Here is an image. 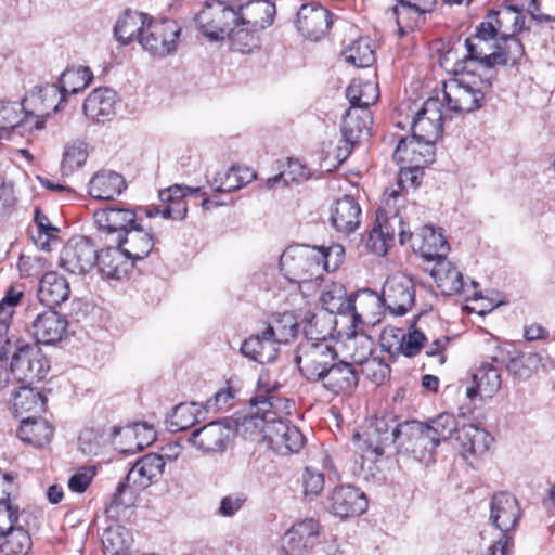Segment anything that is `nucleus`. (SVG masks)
I'll return each mask as SVG.
<instances>
[{
	"label": "nucleus",
	"instance_id": "54",
	"mask_svg": "<svg viewBox=\"0 0 555 555\" xmlns=\"http://www.w3.org/2000/svg\"><path fill=\"white\" fill-rule=\"evenodd\" d=\"M299 324L291 312L274 315L263 327L267 335L272 336L280 346L295 338L298 333Z\"/></svg>",
	"mask_w": 555,
	"mask_h": 555
},
{
	"label": "nucleus",
	"instance_id": "34",
	"mask_svg": "<svg viewBox=\"0 0 555 555\" xmlns=\"http://www.w3.org/2000/svg\"><path fill=\"white\" fill-rule=\"evenodd\" d=\"M116 92L109 88L93 90L83 102V113L95 122H105L115 115Z\"/></svg>",
	"mask_w": 555,
	"mask_h": 555
},
{
	"label": "nucleus",
	"instance_id": "41",
	"mask_svg": "<svg viewBox=\"0 0 555 555\" xmlns=\"http://www.w3.org/2000/svg\"><path fill=\"white\" fill-rule=\"evenodd\" d=\"M125 189L124 177L113 170H100L89 182V194L96 199H113L121 194Z\"/></svg>",
	"mask_w": 555,
	"mask_h": 555
},
{
	"label": "nucleus",
	"instance_id": "15",
	"mask_svg": "<svg viewBox=\"0 0 555 555\" xmlns=\"http://www.w3.org/2000/svg\"><path fill=\"white\" fill-rule=\"evenodd\" d=\"M98 253L85 236L73 237L62 248L59 266L72 274H86L96 263Z\"/></svg>",
	"mask_w": 555,
	"mask_h": 555
},
{
	"label": "nucleus",
	"instance_id": "6",
	"mask_svg": "<svg viewBox=\"0 0 555 555\" xmlns=\"http://www.w3.org/2000/svg\"><path fill=\"white\" fill-rule=\"evenodd\" d=\"M520 518V507L515 496L499 492L490 503V520L502 535L489 547L487 555H511L513 539L509 531L515 529Z\"/></svg>",
	"mask_w": 555,
	"mask_h": 555
},
{
	"label": "nucleus",
	"instance_id": "56",
	"mask_svg": "<svg viewBox=\"0 0 555 555\" xmlns=\"http://www.w3.org/2000/svg\"><path fill=\"white\" fill-rule=\"evenodd\" d=\"M28 527L29 525H20L1 535L4 538L0 545L3 555H27L29 553L33 542Z\"/></svg>",
	"mask_w": 555,
	"mask_h": 555
},
{
	"label": "nucleus",
	"instance_id": "45",
	"mask_svg": "<svg viewBox=\"0 0 555 555\" xmlns=\"http://www.w3.org/2000/svg\"><path fill=\"white\" fill-rule=\"evenodd\" d=\"M514 34L511 30V34L506 33L495 41L492 56H490L492 68H495L496 65L514 66L525 55L524 46Z\"/></svg>",
	"mask_w": 555,
	"mask_h": 555
},
{
	"label": "nucleus",
	"instance_id": "39",
	"mask_svg": "<svg viewBox=\"0 0 555 555\" xmlns=\"http://www.w3.org/2000/svg\"><path fill=\"white\" fill-rule=\"evenodd\" d=\"M279 350L280 346L272 336L266 334L264 330L246 338L241 346V352L244 357L260 364L275 360Z\"/></svg>",
	"mask_w": 555,
	"mask_h": 555
},
{
	"label": "nucleus",
	"instance_id": "25",
	"mask_svg": "<svg viewBox=\"0 0 555 555\" xmlns=\"http://www.w3.org/2000/svg\"><path fill=\"white\" fill-rule=\"evenodd\" d=\"M393 158L400 165L425 167L435 159V145L412 134L411 138L400 139L395 150Z\"/></svg>",
	"mask_w": 555,
	"mask_h": 555
},
{
	"label": "nucleus",
	"instance_id": "43",
	"mask_svg": "<svg viewBox=\"0 0 555 555\" xmlns=\"http://www.w3.org/2000/svg\"><path fill=\"white\" fill-rule=\"evenodd\" d=\"M255 178L256 173L249 168L241 169L233 166L217 171L214 178L208 180V184L215 193H230L250 183Z\"/></svg>",
	"mask_w": 555,
	"mask_h": 555
},
{
	"label": "nucleus",
	"instance_id": "3",
	"mask_svg": "<svg viewBox=\"0 0 555 555\" xmlns=\"http://www.w3.org/2000/svg\"><path fill=\"white\" fill-rule=\"evenodd\" d=\"M402 436H413L412 422L397 424L392 414L383 413L371 421L364 439L357 433L353 435V440L357 452L363 459L375 462L384 454L387 447H390Z\"/></svg>",
	"mask_w": 555,
	"mask_h": 555
},
{
	"label": "nucleus",
	"instance_id": "57",
	"mask_svg": "<svg viewBox=\"0 0 555 555\" xmlns=\"http://www.w3.org/2000/svg\"><path fill=\"white\" fill-rule=\"evenodd\" d=\"M30 518L27 511L20 509L15 499L0 496V535L20 525H29Z\"/></svg>",
	"mask_w": 555,
	"mask_h": 555
},
{
	"label": "nucleus",
	"instance_id": "46",
	"mask_svg": "<svg viewBox=\"0 0 555 555\" xmlns=\"http://www.w3.org/2000/svg\"><path fill=\"white\" fill-rule=\"evenodd\" d=\"M414 4L398 0V3L387 13L388 17L396 22L399 36L417 27L423 22L424 14L431 11L427 8L418 9Z\"/></svg>",
	"mask_w": 555,
	"mask_h": 555
},
{
	"label": "nucleus",
	"instance_id": "44",
	"mask_svg": "<svg viewBox=\"0 0 555 555\" xmlns=\"http://www.w3.org/2000/svg\"><path fill=\"white\" fill-rule=\"evenodd\" d=\"M53 433L54 428L47 420L29 416L22 420L17 436L25 443L42 448L50 443Z\"/></svg>",
	"mask_w": 555,
	"mask_h": 555
},
{
	"label": "nucleus",
	"instance_id": "50",
	"mask_svg": "<svg viewBox=\"0 0 555 555\" xmlns=\"http://www.w3.org/2000/svg\"><path fill=\"white\" fill-rule=\"evenodd\" d=\"M207 410L197 402H185L175 406L170 417L169 427L172 431L186 430L195 424L204 421Z\"/></svg>",
	"mask_w": 555,
	"mask_h": 555
},
{
	"label": "nucleus",
	"instance_id": "42",
	"mask_svg": "<svg viewBox=\"0 0 555 555\" xmlns=\"http://www.w3.org/2000/svg\"><path fill=\"white\" fill-rule=\"evenodd\" d=\"M426 270L444 295L457 294L464 287L462 273L446 257L434 261V264Z\"/></svg>",
	"mask_w": 555,
	"mask_h": 555
},
{
	"label": "nucleus",
	"instance_id": "23",
	"mask_svg": "<svg viewBox=\"0 0 555 555\" xmlns=\"http://www.w3.org/2000/svg\"><path fill=\"white\" fill-rule=\"evenodd\" d=\"M67 325V320L63 314L48 309L36 315L29 327V333L37 344L52 345L63 338Z\"/></svg>",
	"mask_w": 555,
	"mask_h": 555
},
{
	"label": "nucleus",
	"instance_id": "12",
	"mask_svg": "<svg viewBox=\"0 0 555 555\" xmlns=\"http://www.w3.org/2000/svg\"><path fill=\"white\" fill-rule=\"evenodd\" d=\"M336 357L337 352L328 341L306 340L299 345L296 361L308 379L319 380Z\"/></svg>",
	"mask_w": 555,
	"mask_h": 555
},
{
	"label": "nucleus",
	"instance_id": "10",
	"mask_svg": "<svg viewBox=\"0 0 555 555\" xmlns=\"http://www.w3.org/2000/svg\"><path fill=\"white\" fill-rule=\"evenodd\" d=\"M236 22V9L220 0L206 2L195 16L196 28L209 41L224 40Z\"/></svg>",
	"mask_w": 555,
	"mask_h": 555
},
{
	"label": "nucleus",
	"instance_id": "1",
	"mask_svg": "<svg viewBox=\"0 0 555 555\" xmlns=\"http://www.w3.org/2000/svg\"><path fill=\"white\" fill-rule=\"evenodd\" d=\"M251 412L244 420L246 429L259 430L268 446L281 455L297 453L305 444L301 431L284 417L289 413L294 402L280 398L267 388L250 400Z\"/></svg>",
	"mask_w": 555,
	"mask_h": 555
},
{
	"label": "nucleus",
	"instance_id": "5",
	"mask_svg": "<svg viewBox=\"0 0 555 555\" xmlns=\"http://www.w3.org/2000/svg\"><path fill=\"white\" fill-rule=\"evenodd\" d=\"M399 196V190H391L386 195L384 199L385 207L377 212V225L373 228L367 236L366 246L377 256H385L388 248L393 244L396 227L398 228V236L402 245L412 237V233L405 231L398 210L393 209L392 211Z\"/></svg>",
	"mask_w": 555,
	"mask_h": 555
},
{
	"label": "nucleus",
	"instance_id": "47",
	"mask_svg": "<svg viewBox=\"0 0 555 555\" xmlns=\"http://www.w3.org/2000/svg\"><path fill=\"white\" fill-rule=\"evenodd\" d=\"M149 18L150 16L145 13L126 12L116 22L114 29L116 39L122 44H128L133 39L140 43V37H142Z\"/></svg>",
	"mask_w": 555,
	"mask_h": 555
},
{
	"label": "nucleus",
	"instance_id": "36",
	"mask_svg": "<svg viewBox=\"0 0 555 555\" xmlns=\"http://www.w3.org/2000/svg\"><path fill=\"white\" fill-rule=\"evenodd\" d=\"M350 306L348 314L354 322H374L379 314L384 301L382 295L371 289H360L349 296Z\"/></svg>",
	"mask_w": 555,
	"mask_h": 555
},
{
	"label": "nucleus",
	"instance_id": "48",
	"mask_svg": "<svg viewBox=\"0 0 555 555\" xmlns=\"http://www.w3.org/2000/svg\"><path fill=\"white\" fill-rule=\"evenodd\" d=\"M346 96L349 100L350 108L367 109L379 98L378 83L374 80L356 78L347 88Z\"/></svg>",
	"mask_w": 555,
	"mask_h": 555
},
{
	"label": "nucleus",
	"instance_id": "62",
	"mask_svg": "<svg viewBox=\"0 0 555 555\" xmlns=\"http://www.w3.org/2000/svg\"><path fill=\"white\" fill-rule=\"evenodd\" d=\"M34 222L36 232L31 233V240L41 250H49L51 244L57 241L59 229L52 225L49 218L39 208L35 210Z\"/></svg>",
	"mask_w": 555,
	"mask_h": 555
},
{
	"label": "nucleus",
	"instance_id": "53",
	"mask_svg": "<svg viewBox=\"0 0 555 555\" xmlns=\"http://www.w3.org/2000/svg\"><path fill=\"white\" fill-rule=\"evenodd\" d=\"M300 325L302 332L310 341H323L334 330V318L325 312L314 313L307 311L304 314Z\"/></svg>",
	"mask_w": 555,
	"mask_h": 555
},
{
	"label": "nucleus",
	"instance_id": "21",
	"mask_svg": "<svg viewBox=\"0 0 555 555\" xmlns=\"http://www.w3.org/2000/svg\"><path fill=\"white\" fill-rule=\"evenodd\" d=\"M320 525L312 518L292 526L283 537L282 546L288 555H302L310 552L318 543Z\"/></svg>",
	"mask_w": 555,
	"mask_h": 555
},
{
	"label": "nucleus",
	"instance_id": "58",
	"mask_svg": "<svg viewBox=\"0 0 555 555\" xmlns=\"http://www.w3.org/2000/svg\"><path fill=\"white\" fill-rule=\"evenodd\" d=\"M320 301L324 308L325 313L333 317V314H348L350 301L347 296L346 289L343 285L333 283L327 286L321 294Z\"/></svg>",
	"mask_w": 555,
	"mask_h": 555
},
{
	"label": "nucleus",
	"instance_id": "51",
	"mask_svg": "<svg viewBox=\"0 0 555 555\" xmlns=\"http://www.w3.org/2000/svg\"><path fill=\"white\" fill-rule=\"evenodd\" d=\"M132 543V533L119 524L109 525L102 535V544L106 555H127Z\"/></svg>",
	"mask_w": 555,
	"mask_h": 555
},
{
	"label": "nucleus",
	"instance_id": "8",
	"mask_svg": "<svg viewBox=\"0 0 555 555\" xmlns=\"http://www.w3.org/2000/svg\"><path fill=\"white\" fill-rule=\"evenodd\" d=\"M182 27L171 18H153L150 16L140 46L151 56L165 59L178 52Z\"/></svg>",
	"mask_w": 555,
	"mask_h": 555
},
{
	"label": "nucleus",
	"instance_id": "35",
	"mask_svg": "<svg viewBox=\"0 0 555 555\" xmlns=\"http://www.w3.org/2000/svg\"><path fill=\"white\" fill-rule=\"evenodd\" d=\"M323 386L333 393L347 392L354 389L358 385V372L351 363L347 361L334 362L320 376Z\"/></svg>",
	"mask_w": 555,
	"mask_h": 555
},
{
	"label": "nucleus",
	"instance_id": "9",
	"mask_svg": "<svg viewBox=\"0 0 555 555\" xmlns=\"http://www.w3.org/2000/svg\"><path fill=\"white\" fill-rule=\"evenodd\" d=\"M318 247L309 245H291L280 257V270L285 279L293 283H306L321 278L318 263Z\"/></svg>",
	"mask_w": 555,
	"mask_h": 555
},
{
	"label": "nucleus",
	"instance_id": "52",
	"mask_svg": "<svg viewBox=\"0 0 555 555\" xmlns=\"http://www.w3.org/2000/svg\"><path fill=\"white\" fill-rule=\"evenodd\" d=\"M24 298V292L18 286H10L0 300V349L8 345L10 324L14 315V309Z\"/></svg>",
	"mask_w": 555,
	"mask_h": 555
},
{
	"label": "nucleus",
	"instance_id": "61",
	"mask_svg": "<svg viewBox=\"0 0 555 555\" xmlns=\"http://www.w3.org/2000/svg\"><path fill=\"white\" fill-rule=\"evenodd\" d=\"M137 491L126 480L119 482L115 493L112 495L105 512L107 517L118 520L121 514L134 504Z\"/></svg>",
	"mask_w": 555,
	"mask_h": 555
},
{
	"label": "nucleus",
	"instance_id": "60",
	"mask_svg": "<svg viewBox=\"0 0 555 555\" xmlns=\"http://www.w3.org/2000/svg\"><path fill=\"white\" fill-rule=\"evenodd\" d=\"M346 62L357 67H369L375 61V51L369 37L352 41L343 52Z\"/></svg>",
	"mask_w": 555,
	"mask_h": 555
},
{
	"label": "nucleus",
	"instance_id": "7",
	"mask_svg": "<svg viewBox=\"0 0 555 555\" xmlns=\"http://www.w3.org/2000/svg\"><path fill=\"white\" fill-rule=\"evenodd\" d=\"M464 47L466 54L463 59H459L456 49L451 48L441 56V65L454 74L470 69L488 76L491 72L492 78L496 79V69L491 67L490 61L494 46L488 40L469 37L465 39Z\"/></svg>",
	"mask_w": 555,
	"mask_h": 555
},
{
	"label": "nucleus",
	"instance_id": "59",
	"mask_svg": "<svg viewBox=\"0 0 555 555\" xmlns=\"http://www.w3.org/2000/svg\"><path fill=\"white\" fill-rule=\"evenodd\" d=\"M12 402L15 412L18 414L25 412L39 413L44 410L46 400L31 385L25 383L14 392Z\"/></svg>",
	"mask_w": 555,
	"mask_h": 555
},
{
	"label": "nucleus",
	"instance_id": "33",
	"mask_svg": "<svg viewBox=\"0 0 555 555\" xmlns=\"http://www.w3.org/2000/svg\"><path fill=\"white\" fill-rule=\"evenodd\" d=\"M331 222L336 231L349 234L354 232L361 222V207L359 203L349 195L335 202L331 209Z\"/></svg>",
	"mask_w": 555,
	"mask_h": 555
},
{
	"label": "nucleus",
	"instance_id": "49",
	"mask_svg": "<svg viewBox=\"0 0 555 555\" xmlns=\"http://www.w3.org/2000/svg\"><path fill=\"white\" fill-rule=\"evenodd\" d=\"M420 236L418 251L425 260L434 262L447 256L450 248L440 229L425 225Z\"/></svg>",
	"mask_w": 555,
	"mask_h": 555
},
{
	"label": "nucleus",
	"instance_id": "4",
	"mask_svg": "<svg viewBox=\"0 0 555 555\" xmlns=\"http://www.w3.org/2000/svg\"><path fill=\"white\" fill-rule=\"evenodd\" d=\"M11 357V373L22 383L31 385L43 379L48 372V361L37 345H31L13 334L8 336V345L0 349V359Z\"/></svg>",
	"mask_w": 555,
	"mask_h": 555
},
{
	"label": "nucleus",
	"instance_id": "11",
	"mask_svg": "<svg viewBox=\"0 0 555 555\" xmlns=\"http://www.w3.org/2000/svg\"><path fill=\"white\" fill-rule=\"evenodd\" d=\"M61 101L56 85L34 87L27 92L22 104L31 131L41 130L44 127L46 117L50 114V111H57Z\"/></svg>",
	"mask_w": 555,
	"mask_h": 555
},
{
	"label": "nucleus",
	"instance_id": "22",
	"mask_svg": "<svg viewBox=\"0 0 555 555\" xmlns=\"http://www.w3.org/2000/svg\"><path fill=\"white\" fill-rule=\"evenodd\" d=\"M327 508L333 515L347 518L359 516L367 508V501L363 492L352 486L335 488L328 500Z\"/></svg>",
	"mask_w": 555,
	"mask_h": 555
},
{
	"label": "nucleus",
	"instance_id": "63",
	"mask_svg": "<svg viewBox=\"0 0 555 555\" xmlns=\"http://www.w3.org/2000/svg\"><path fill=\"white\" fill-rule=\"evenodd\" d=\"M257 30L248 26H242L241 22H236L227 38H229L234 51L248 53L259 47Z\"/></svg>",
	"mask_w": 555,
	"mask_h": 555
},
{
	"label": "nucleus",
	"instance_id": "32",
	"mask_svg": "<svg viewBox=\"0 0 555 555\" xmlns=\"http://www.w3.org/2000/svg\"><path fill=\"white\" fill-rule=\"evenodd\" d=\"M115 241L134 262L146 258L155 244L153 233L138 223Z\"/></svg>",
	"mask_w": 555,
	"mask_h": 555
},
{
	"label": "nucleus",
	"instance_id": "30",
	"mask_svg": "<svg viewBox=\"0 0 555 555\" xmlns=\"http://www.w3.org/2000/svg\"><path fill=\"white\" fill-rule=\"evenodd\" d=\"M30 132L22 102H0V141Z\"/></svg>",
	"mask_w": 555,
	"mask_h": 555
},
{
	"label": "nucleus",
	"instance_id": "18",
	"mask_svg": "<svg viewBox=\"0 0 555 555\" xmlns=\"http://www.w3.org/2000/svg\"><path fill=\"white\" fill-rule=\"evenodd\" d=\"M498 363L499 359L494 356L491 362H483L474 371L466 387L469 400L492 398L499 391L502 380Z\"/></svg>",
	"mask_w": 555,
	"mask_h": 555
},
{
	"label": "nucleus",
	"instance_id": "20",
	"mask_svg": "<svg viewBox=\"0 0 555 555\" xmlns=\"http://www.w3.org/2000/svg\"><path fill=\"white\" fill-rule=\"evenodd\" d=\"M332 26L331 13L318 3L302 4L297 13L296 27L302 37L311 41L323 38Z\"/></svg>",
	"mask_w": 555,
	"mask_h": 555
},
{
	"label": "nucleus",
	"instance_id": "40",
	"mask_svg": "<svg viewBox=\"0 0 555 555\" xmlns=\"http://www.w3.org/2000/svg\"><path fill=\"white\" fill-rule=\"evenodd\" d=\"M70 288L67 280L56 272H47L40 280L38 298L48 307L59 306L69 297Z\"/></svg>",
	"mask_w": 555,
	"mask_h": 555
},
{
	"label": "nucleus",
	"instance_id": "14",
	"mask_svg": "<svg viewBox=\"0 0 555 555\" xmlns=\"http://www.w3.org/2000/svg\"><path fill=\"white\" fill-rule=\"evenodd\" d=\"M524 2L517 4H509L501 11H490L486 20L481 22L473 36L474 38L491 41L501 34V37L508 31L507 23L512 24L511 30L517 33L524 26Z\"/></svg>",
	"mask_w": 555,
	"mask_h": 555
},
{
	"label": "nucleus",
	"instance_id": "17",
	"mask_svg": "<svg viewBox=\"0 0 555 555\" xmlns=\"http://www.w3.org/2000/svg\"><path fill=\"white\" fill-rule=\"evenodd\" d=\"M373 121L369 109L349 108L341 121L343 144L337 147L338 164L351 153L354 144L367 135Z\"/></svg>",
	"mask_w": 555,
	"mask_h": 555
},
{
	"label": "nucleus",
	"instance_id": "55",
	"mask_svg": "<svg viewBox=\"0 0 555 555\" xmlns=\"http://www.w3.org/2000/svg\"><path fill=\"white\" fill-rule=\"evenodd\" d=\"M93 79L92 72L85 66L76 68H67L64 70L59 80L60 96L63 98L66 94H76L89 86Z\"/></svg>",
	"mask_w": 555,
	"mask_h": 555
},
{
	"label": "nucleus",
	"instance_id": "37",
	"mask_svg": "<svg viewBox=\"0 0 555 555\" xmlns=\"http://www.w3.org/2000/svg\"><path fill=\"white\" fill-rule=\"evenodd\" d=\"M96 263L106 278L121 280L132 270L135 262L117 245L100 250Z\"/></svg>",
	"mask_w": 555,
	"mask_h": 555
},
{
	"label": "nucleus",
	"instance_id": "24",
	"mask_svg": "<svg viewBox=\"0 0 555 555\" xmlns=\"http://www.w3.org/2000/svg\"><path fill=\"white\" fill-rule=\"evenodd\" d=\"M456 440L461 454L473 465L472 460L482 457L490 449L492 436L475 424H463L457 429Z\"/></svg>",
	"mask_w": 555,
	"mask_h": 555
},
{
	"label": "nucleus",
	"instance_id": "29",
	"mask_svg": "<svg viewBox=\"0 0 555 555\" xmlns=\"http://www.w3.org/2000/svg\"><path fill=\"white\" fill-rule=\"evenodd\" d=\"M93 218L99 229L117 236H122L137 223V215L133 210L117 206L96 210Z\"/></svg>",
	"mask_w": 555,
	"mask_h": 555
},
{
	"label": "nucleus",
	"instance_id": "31",
	"mask_svg": "<svg viewBox=\"0 0 555 555\" xmlns=\"http://www.w3.org/2000/svg\"><path fill=\"white\" fill-rule=\"evenodd\" d=\"M202 192V188H191L183 184H175L159 192V199L166 206L162 211L165 219L183 220L188 214V196H195Z\"/></svg>",
	"mask_w": 555,
	"mask_h": 555
},
{
	"label": "nucleus",
	"instance_id": "27",
	"mask_svg": "<svg viewBox=\"0 0 555 555\" xmlns=\"http://www.w3.org/2000/svg\"><path fill=\"white\" fill-rule=\"evenodd\" d=\"M382 341L383 347L389 351L393 349L405 357H415L424 347L426 337L424 333L413 326L408 333L402 328L390 327L384 330Z\"/></svg>",
	"mask_w": 555,
	"mask_h": 555
},
{
	"label": "nucleus",
	"instance_id": "26",
	"mask_svg": "<svg viewBox=\"0 0 555 555\" xmlns=\"http://www.w3.org/2000/svg\"><path fill=\"white\" fill-rule=\"evenodd\" d=\"M164 457L149 453L139 459L127 474L125 480L135 491H141L156 482L164 473Z\"/></svg>",
	"mask_w": 555,
	"mask_h": 555
},
{
	"label": "nucleus",
	"instance_id": "13",
	"mask_svg": "<svg viewBox=\"0 0 555 555\" xmlns=\"http://www.w3.org/2000/svg\"><path fill=\"white\" fill-rule=\"evenodd\" d=\"M236 435L235 424L224 418L210 422L202 428L194 430L188 442L203 453H222Z\"/></svg>",
	"mask_w": 555,
	"mask_h": 555
},
{
	"label": "nucleus",
	"instance_id": "19",
	"mask_svg": "<svg viewBox=\"0 0 555 555\" xmlns=\"http://www.w3.org/2000/svg\"><path fill=\"white\" fill-rule=\"evenodd\" d=\"M412 133L430 144H436L442 133V111L438 99H428L411 124Z\"/></svg>",
	"mask_w": 555,
	"mask_h": 555
},
{
	"label": "nucleus",
	"instance_id": "38",
	"mask_svg": "<svg viewBox=\"0 0 555 555\" xmlns=\"http://www.w3.org/2000/svg\"><path fill=\"white\" fill-rule=\"evenodd\" d=\"M236 12L237 22H241L242 26L264 29L273 22L275 5L268 0H255L238 5Z\"/></svg>",
	"mask_w": 555,
	"mask_h": 555
},
{
	"label": "nucleus",
	"instance_id": "28",
	"mask_svg": "<svg viewBox=\"0 0 555 555\" xmlns=\"http://www.w3.org/2000/svg\"><path fill=\"white\" fill-rule=\"evenodd\" d=\"M461 426L455 417L449 413H441L429 424L412 422V434L422 441H430L433 447L438 446L442 440L451 437L453 433L457 436Z\"/></svg>",
	"mask_w": 555,
	"mask_h": 555
},
{
	"label": "nucleus",
	"instance_id": "2",
	"mask_svg": "<svg viewBox=\"0 0 555 555\" xmlns=\"http://www.w3.org/2000/svg\"><path fill=\"white\" fill-rule=\"evenodd\" d=\"M461 77L449 79L443 85V100L450 111L472 113L479 109L486 94L491 90L493 81L491 72L488 76L470 69L459 72Z\"/></svg>",
	"mask_w": 555,
	"mask_h": 555
},
{
	"label": "nucleus",
	"instance_id": "16",
	"mask_svg": "<svg viewBox=\"0 0 555 555\" xmlns=\"http://www.w3.org/2000/svg\"><path fill=\"white\" fill-rule=\"evenodd\" d=\"M382 300L390 313L405 314L414 305L415 289L410 276L396 273L389 276L383 287Z\"/></svg>",
	"mask_w": 555,
	"mask_h": 555
},
{
	"label": "nucleus",
	"instance_id": "64",
	"mask_svg": "<svg viewBox=\"0 0 555 555\" xmlns=\"http://www.w3.org/2000/svg\"><path fill=\"white\" fill-rule=\"evenodd\" d=\"M350 363L361 366L373 354L374 341L366 335H354L345 343Z\"/></svg>",
	"mask_w": 555,
	"mask_h": 555
}]
</instances>
